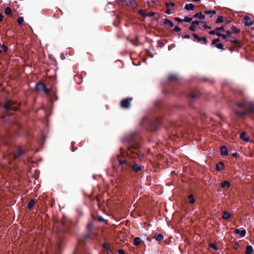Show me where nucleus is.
Instances as JSON below:
<instances>
[{"instance_id": "13d9d810", "label": "nucleus", "mask_w": 254, "mask_h": 254, "mask_svg": "<svg viewBox=\"0 0 254 254\" xmlns=\"http://www.w3.org/2000/svg\"><path fill=\"white\" fill-rule=\"evenodd\" d=\"M193 1H199L200 0H192Z\"/></svg>"}, {"instance_id": "c85d7f7f", "label": "nucleus", "mask_w": 254, "mask_h": 254, "mask_svg": "<svg viewBox=\"0 0 254 254\" xmlns=\"http://www.w3.org/2000/svg\"><path fill=\"white\" fill-rule=\"evenodd\" d=\"M131 42L135 46H137L139 44L138 38L137 37H136V39L135 40H132Z\"/></svg>"}, {"instance_id": "c03bdc74", "label": "nucleus", "mask_w": 254, "mask_h": 254, "mask_svg": "<svg viewBox=\"0 0 254 254\" xmlns=\"http://www.w3.org/2000/svg\"><path fill=\"white\" fill-rule=\"evenodd\" d=\"M119 254H125V251L123 249H120L118 251Z\"/></svg>"}, {"instance_id": "5fc2aeb1", "label": "nucleus", "mask_w": 254, "mask_h": 254, "mask_svg": "<svg viewBox=\"0 0 254 254\" xmlns=\"http://www.w3.org/2000/svg\"><path fill=\"white\" fill-rule=\"evenodd\" d=\"M216 35H217V36H221V33H220V32H219V31H216Z\"/></svg>"}, {"instance_id": "bf43d9fd", "label": "nucleus", "mask_w": 254, "mask_h": 254, "mask_svg": "<svg viewBox=\"0 0 254 254\" xmlns=\"http://www.w3.org/2000/svg\"><path fill=\"white\" fill-rule=\"evenodd\" d=\"M230 22H231V21H230V20H227V21H226V23H228H228H230Z\"/></svg>"}, {"instance_id": "f03ea898", "label": "nucleus", "mask_w": 254, "mask_h": 254, "mask_svg": "<svg viewBox=\"0 0 254 254\" xmlns=\"http://www.w3.org/2000/svg\"><path fill=\"white\" fill-rule=\"evenodd\" d=\"M237 105L238 107L242 108L243 110L242 111H235V114L239 117H242L245 115L247 113V106L244 103H238Z\"/></svg>"}, {"instance_id": "2f4dec72", "label": "nucleus", "mask_w": 254, "mask_h": 254, "mask_svg": "<svg viewBox=\"0 0 254 254\" xmlns=\"http://www.w3.org/2000/svg\"><path fill=\"white\" fill-rule=\"evenodd\" d=\"M24 21L23 18L22 17H18L17 19V22L19 25H21Z\"/></svg>"}, {"instance_id": "4468645a", "label": "nucleus", "mask_w": 254, "mask_h": 254, "mask_svg": "<svg viewBox=\"0 0 254 254\" xmlns=\"http://www.w3.org/2000/svg\"><path fill=\"white\" fill-rule=\"evenodd\" d=\"M220 151L222 155H227L228 154V150L226 147L224 146L221 147Z\"/></svg>"}, {"instance_id": "a19ab883", "label": "nucleus", "mask_w": 254, "mask_h": 254, "mask_svg": "<svg viewBox=\"0 0 254 254\" xmlns=\"http://www.w3.org/2000/svg\"><path fill=\"white\" fill-rule=\"evenodd\" d=\"M216 30L217 31H225V28L224 27V26H221V27H217V28H216Z\"/></svg>"}, {"instance_id": "2eb2a0df", "label": "nucleus", "mask_w": 254, "mask_h": 254, "mask_svg": "<svg viewBox=\"0 0 254 254\" xmlns=\"http://www.w3.org/2000/svg\"><path fill=\"white\" fill-rule=\"evenodd\" d=\"M141 243V240L139 237H135L133 242V244L135 246L140 245Z\"/></svg>"}, {"instance_id": "de8ad7c7", "label": "nucleus", "mask_w": 254, "mask_h": 254, "mask_svg": "<svg viewBox=\"0 0 254 254\" xmlns=\"http://www.w3.org/2000/svg\"><path fill=\"white\" fill-rule=\"evenodd\" d=\"M190 38V36L189 35H185L183 36V39H189Z\"/></svg>"}, {"instance_id": "9d476101", "label": "nucleus", "mask_w": 254, "mask_h": 254, "mask_svg": "<svg viewBox=\"0 0 254 254\" xmlns=\"http://www.w3.org/2000/svg\"><path fill=\"white\" fill-rule=\"evenodd\" d=\"M132 169L134 172L138 173L142 170V167L141 166H139L136 164H135L132 166Z\"/></svg>"}, {"instance_id": "a211bd4d", "label": "nucleus", "mask_w": 254, "mask_h": 254, "mask_svg": "<svg viewBox=\"0 0 254 254\" xmlns=\"http://www.w3.org/2000/svg\"><path fill=\"white\" fill-rule=\"evenodd\" d=\"M253 251V248L252 246H248L246 247V254H251Z\"/></svg>"}, {"instance_id": "680f3d73", "label": "nucleus", "mask_w": 254, "mask_h": 254, "mask_svg": "<svg viewBox=\"0 0 254 254\" xmlns=\"http://www.w3.org/2000/svg\"><path fill=\"white\" fill-rule=\"evenodd\" d=\"M103 247L104 248H106V245H105V244H104V245H103Z\"/></svg>"}, {"instance_id": "473e14b6", "label": "nucleus", "mask_w": 254, "mask_h": 254, "mask_svg": "<svg viewBox=\"0 0 254 254\" xmlns=\"http://www.w3.org/2000/svg\"><path fill=\"white\" fill-rule=\"evenodd\" d=\"M139 13L143 16L146 17V11L144 9H140L139 10Z\"/></svg>"}, {"instance_id": "7c9ffc66", "label": "nucleus", "mask_w": 254, "mask_h": 254, "mask_svg": "<svg viewBox=\"0 0 254 254\" xmlns=\"http://www.w3.org/2000/svg\"><path fill=\"white\" fill-rule=\"evenodd\" d=\"M183 20L184 22H190L192 20V18L186 16Z\"/></svg>"}, {"instance_id": "bb28decb", "label": "nucleus", "mask_w": 254, "mask_h": 254, "mask_svg": "<svg viewBox=\"0 0 254 254\" xmlns=\"http://www.w3.org/2000/svg\"><path fill=\"white\" fill-rule=\"evenodd\" d=\"M223 22V17L222 16H219L216 21V23H221Z\"/></svg>"}, {"instance_id": "f704fd0d", "label": "nucleus", "mask_w": 254, "mask_h": 254, "mask_svg": "<svg viewBox=\"0 0 254 254\" xmlns=\"http://www.w3.org/2000/svg\"><path fill=\"white\" fill-rule=\"evenodd\" d=\"M231 42L233 43L236 45H238L239 44V41L238 40L230 39L229 40Z\"/></svg>"}, {"instance_id": "cd10ccee", "label": "nucleus", "mask_w": 254, "mask_h": 254, "mask_svg": "<svg viewBox=\"0 0 254 254\" xmlns=\"http://www.w3.org/2000/svg\"><path fill=\"white\" fill-rule=\"evenodd\" d=\"M204 13L206 14H215L216 13V11L215 10H206L204 11Z\"/></svg>"}, {"instance_id": "09e8293b", "label": "nucleus", "mask_w": 254, "mask_h": 254, "mask_svg": "<svg viewBox=\"0 0 254 254\" xmlns=\"http://www.w3.org/2000/svg\"><path fill=\"white\" fill-rule=\"evenodd\" d=\"M171 9H169V8H168L167 9V10H166L165 12L168 14H170L171 13Z\"/></svg>"}, {"instance_id": "79ce46f5", "label": "nucleus", "mask_w": 254, "mask_h": 254, "mask_svg": "<svg viewBox=\"0 0 254 254\" xmlns=\"http://www.w3.org/2000/svg\"><path fill=\"white\" fill-rule=\"evenodd\" d=\"M203 27L205 29H210L211 28L210 26H208V25H207L206 23H204L203 25Z\"/></svg>"}, {"instance_id": "6e6d98bb", "label": "nucleus", "mask_w": 254, "mask_h": 254, "mask_svg": "<svg viewBox=\"0 0 254 254\" xmlns=\"http://www.w3.org/2000/svg\"><path fill=\"white\" fill-rule=\"evenodd\" d=\"M106 251H107V254H110V252H111L110 250H109V249H107Z\"/></svg>"}, {"instance_id": "ddd939ff", "label": "nucleus", "mask_w": 254, "mask_h": 254, "mask_svg": "<svg viewBox=\"0 0 254 254\" xmlns=\"http://www.w3.org/2000/svg\"><path fill=\"white\" fill-rule=\"evenodd\" d=\"M163 23L165 25H169L170 27H173L174 26V23L171 20L167 18L164 19Z\"/></svg>"}, {"instance_id": "052dcab7", "label": "nucleus", "mask_w": 254, "mask_h": 254, "mask_svg": "<svg viewBox=\"0 0 254 254\" xmlns=\"http://www.w3.org/2000/svg\"><path fill=\"white\" fill-rule=\"evenodd\" d=\"M236 155H237V153H234V154H233V156H236Z\"/></svg>"}, {"instance_id": "72a5a7b5", "label": "nucleus", "mask_w": 254, "mask_h": 254, "mask_svg": "<svg viewBox=\"0 0 254 254\" xmlns=\"http://www.w3.org/2000/svg\"><path fill=\"white\" fill-rule=\"evenodd\" d=\"M233 31L235 33H239L240 32V30L237 28L236 26H233L232 27Z\"/></svg>"}, {"instance_id": "c9c22d12", "label": "nucleus", "mask_w": 254, "mask_h": 254, "mask_svg": "<svg viewBox=\"0 0 254 254\" xmlns=\"http://www.w3.org/2000/svg\"><path fill=\"white\" fill-rule=\"evenodd\" d=\"M175 4L174 2H170V3L166 2L165 3V6L167 8L169 7L170 6H175Z\"/></svg>"}, {"instance_id": "5701e85b", "label": "nucleus", "mask_w": 254, "mask_h": 254, "mask_svg": "<svg viewBox=\"0 0 254 254\" xmlns=\"http://www.w3.org/2000/svg\"><path fill=\"white\" fill-rule=\"evenodd\" d=\"M4 12L7 15H11L12 12L11 8L9 7H6L4 9Z\"/></svg>"}, {"instance_id": "e433bc0d", "label": "nucleus", "mask_w": 254, "mask_h": 254, "mask_svg": "<svg viewBox=\"0 0 254 254\" xmlns=\"http://www.w3.org/2000/svg\"><path fill=\"white\" fill-rule=\"evenodd\" d=\"M220 41V39L217 38H215L214 39V40H213L212 42V45H216L217 44V43L219 42Z\"/></svg>"}, {"instance_id": "6e6552de", "label": "nucleus", "mask_w": 254, "mask_h": 254, "mask_svg": "<svg viewBox=\"0 0 254 254\" xmlns=\"http://www.w3.org/2000/svg\"><path fill=\"white\" fill-rule=\"evenodd\" d=\"M240 138L241 139L247 142L250 141V137L247 135V133L245 131H243L241 133Z\"/></svg>"}, {"instance_id": "4c0bfd02", "label": "nucleus", "mask_w": 254, "mask_h": 254, "mask_svg": "<svg viewBox=\"0 0 254 254\" xmlns=\"http://www.w3.org/2000/svg\"><path fill=\"white\" fill-rule=\"evenodd\" d=\"M247 110H248V108H247ZM248 110L251 112H254V105H251L249 109H248Z\"/></svg>"}, {"instance_id": "4be33fe9", "label": "nucleus", "mask_w": 254, "mask_h": 254, "mask_svg": "<svg viewBox=\"0 0 254 254\" xmlns=\"http://www.w3.org/2000/svg\"><path fill=\"white\" fill-rule=\"evenodd\" d=\"M35 202L34 199H31L27 205V207L29 209H31L35 205Z\"/></svg>"}, {"instance_id": "58836bf2", "label": "nucleus", "mask_w": 254, "mask_h": 254, "mask_svg": "<svg viewBox=\"0 0 254 254\" xmlns=\"http://www.w3.org/2000/svg\"><path fill=\"white\" fill-rule=\"evenodd\" d=\"M154 14H155V12L151 11V12L146 13V16L152 17L153 15H154Z\"/></svg>"}, {"instance_id": "9b49d317", "label": "nucleus", "mask_w": 254, "mask_h": 254, "mask_svg": "<svg viewBox=\"0 0 254 254\" xmlns=\"http://www.w3.org/2000/svg\"><path fill=\"white\" fill-rule=\"evenodd\" d=\"M221 186L222 188L224 189L225 190H226L230 188L231 184L229 181H225L221 183Z\"/></svg>"}, {"instance_id": "c756f323", "label": "nucleus", "mask_w": 254, "mask_h": 254, "mask_svg": "<svg viewBox=\"0 0 254 254\" xmlns=\"http://www.w3.org/2000/svg\"><path fill=\"white\" fill-rule=\"evenodd\" d=\"M216 47L220 50H223L224 49L223 45L221 43H218L216 45H215Z\"/></svg>"}, {"instance_id": "39448f33", "label": "nucleus", "mask_w": 254, "mask_h": 254, "mask_svg": "<svg viewBox=\"0 0 254 254\" xmlns=\"http://www.w3.org/2000/svg\"><path fill=\"white\" fill-rule=\"evenodd\" d=\"M132 100V98H127L123 99L121 102V106L123 108H128L130 107Z\"/></svg>"}, {"instance_id": "20e7f679", "label": "nucleus", "mask_w": 254, "mask_h": 254, "mask_svg": "<svg viewBox=\"0 0 254 254\" xmlns=\"http://www.w3.org/2000/svg\"><path fill=\"white\" fill-rule=\"evenodd\" d=\"M244 21L246 26H251L254 23V18L252 16L246 15L244 18Z\"/></svg>"}, {"instance_id": "dca6fc26", "label": "nucleus", "mask_w": 254, "mask_h": 254, "mask_svg": "<svg viewBox=\"0 0 254 254\" xmlns=\"http://www.w3.org/2000/svg\"><path fill=\"white\" fill-rule=\"evenodd\" d=\"M224 168V165L223 162H220L216 165V169L217 171H221Z\"/></svg>"}, {"instance_id": "1a4fd4ad", "label": "nucleus", "mask_w": 254, "mask_h": 254, "mask_svg": "<svg viewBox=\"0 0 254 254\" xmlns=\"http://www.w3.org/2000/svg\"><path fill=\"white\" fill-rule=\"evenodd\" d=\"M234 231H235V233L236 234H240V235L242 237H245L246 234V231L245 229H243L242 230H240L239 229L236 228L235 229Z\"/></svg>"}, {"instance_id": "412c9836", "label": "nucleus", "mask_w": 254, "mask_h": 254, "mask_svg": "<svg viewBox=\"0 0 254 254\" xmlns=\"http://www.w3.org/2000/svg\"><path fill=\"white\" fill-rule=\"evenodd\" d=\"M155 240L158 242H160L163 240L164 238V236L162 234H158L156 235L154 237Z\"/></svg>"}, {"instance_id": "7ed1b4c3", "label": "nucleus", "mask_w": 254, "mask_h": 254, "mask_svg": "<svg viewBox=\"0 0 254 254\" xmlns=\"http://www.w3.org/2000/svg\"><path fill=\"white\" fill-rule=\"evenodd\" d=\"M35 89L38 91H43L46 94H48L50 92V89L47 88L46 85L41 82L36 84Z\"/></svg>"}, {"instance_id": "603ef678", "label": "nucleus", "mask_w": 254, "mask_h": 254, "mask_svg": "<svg viewBox=\"0 0 254 254\" xmlns=\"http://www.w3.org/2000/svg\"><path fill=\"white\" fill-rule=\"evenodd\" d=\"M98 221H99V222H103V221H104V218H103L102 217H99L98 218Z\"/></svg>"}, {"instance_id": "f257e3e1", "label": "nucleus", "mask_w": 254, "mask_h": 254, "mask_svg": "<svg viewBox=\"0 0 254 254\" xmlns=\"http://www.w3.org/2000/svg\"><path fill=\"white\" fill-rule=\"evenodd\" d=\"M19 104L12 101H7L4 105V108L7 110H16L18 109Z\"/></svg>"}, {"instance_id": "a878e982", "label": "nucleus", "mask_w": 254, "mask_h": 254, "mask_svg": "<svg viewBox=\"0 0 254 254\" xmlns=\"http://www.w3.org/2000/svg\"><path fill=\"white\" fill-rule=\"evenodd\" d=\"M188 198L189 199V201H190V203L193 204V203H194L195 202V199H194V198L193 197V195L190 194L188 196Z\"/></svg>"}, {"instance_id": "ea45409f", "label": "nucleus", "mask_w": 254, "mask_h": 254, "mask_svg": "<svg viewBox=\"0 0 254 254\" xmlns=\"http://www.w3.org/2000/svg\"><path fill=\"white\" fill-rule=\"evenodd\" d=\"M210 247L212 248H213V249L215 250H217V247L215 245V244L214 243H211L210 244Z\"/></svg>"}, {"instance_id": "423d86ee", "label": "nucleus", "mask_w": 254, "mask_h": 254, "mask_svg": "<svg viewBox=\"0 0 254 254\" xmlns=\"http://www.w3.org/2000/svg\"><path fill=\"white\" fill-rule=\"evenodd\" d=\"M192 36L196 40L197 42H203L204 44H207L208 41L205 37H199L197 34L193 33Z\"/></svg>"}, {"instance_id": "864d4df0", "label": "nucleus", "mask_w": 254, "mask_h": 254, "mask_svg": "<svg viewBox=\"0 0 254 254\" xmlns=\"http://www.w3.org/2000/svg\"><path fill=\"white\" fill-rule=\"evenodd\" d=\"M231 32L229 31H226V34L225 35H227V37H230Z\"/></svg>"}, {"instance_id": "3c124183", "label": "nucleus", "mask_w": 254, "mask_h": 254, "mask_svg": "<svg viewBox=\"0 0 254 254\" xmlns=\"http://www.w3.org/2000/svg\"><path fill=\"white\" fill-rule=\"evenodd\" d=\"M92 227V224H91V223H88V224L87 227H88V228L89 230L91 229Z\"/></svg>"}, {"instance_id": "b1692460", "label": "nucleus", "mask_w": 254, "mask_h": 254, "mask_svg": "<svg viewBox=\"0 0 254 254\" xmlns=\"http://www.w3.org/2000/svg\"><path fill=\"white\" fill-rule=\"evenodd\" d=\"M7 51V47L4 45H2L0 47V53H1L2 52H6V51Z\"/></svg>"}, {"instance_id": "0eeeda50", "label": "nucleus", "mask_w": 254, "mask_h": 254, "mask_svg": "<svg viewBox=\"0 0 254 254\" xmlns=\"http://www.w3.org/2000/svg\"><path fill=\"white\" fill-rule=\"evenodd\" d=\"M200 23V21L197 20L192 21L189 27V29L192 32L195 31L196 27L199 25Z\"/></svg>"}, {"instance_id": "8fccbe9b", "label": "nucleus", "mask_w": 254, "mask_h": 254, "mask_svg": "<svg viewBox=\"0 0 254 254\" xmlns=\"http://www.w3.org/2000/svg\"><path fill=\"white\" fill-rule=\"evenodd\" d=\"M220 37H222L224 39H226L227 37V35L221 34V36H220Z\"/></svg>"}, {"instance_id": "37998d69", "label": "nucleus", "mask_w": 254, "mask_h": 254, "mask_svg": "<svg viewBox=\"0 0 254 254\" xmlns=\"http://www.w3.org/2000/svg\"><path fill=\"white\" fill-rule=\"evenodd\" d=\"M174 31L176 32H179L181 31V28L179 27L176 26L174 28Z\"/></svg>"}, {"instance_id": "4d7b16f0", "label": "nucleus", "mask_w": 254, "mask_h": 254, "mask_svg": "<svg viewBox=\"0 0 254 254\" xmlns=\"http://www.w3.org/2000/svg\"><path fill=\"white\" fill-rule=\"evenodd\" d=\"M2 15L0 13V21H1L2 20Z\"/></svg>"}, {"instance_id": "49530a36", "label": "nucleus", "mask_w": 254, "mask_h": 254, "mask_svg": "<svg viewBox=\"0 0 254 254\" xmlns=\"http://www.w3.org/2000/svg\"><path fill=\"white\" fill-rule=\"evenodd\" d=\"M175 20L176 21H178V22H182V21H183V19L180 18H179V17H176L175 18Z\"/></svg>"}, {"instance_id": "a18cd8bd", "label": "nucleus", "mask_w": 254, "mask_h": 254, "mask_svg": "<svg viewBox=\"0 0 254 254\" xmlns=\"http://www.w3.org/2000/svg\"><path fill=\"white\" fill-rule=\"evenodd\" d=\"M216 29L214 30H211V31H210L209 32V34H210V35H214V34H216Z\"/></svg>"}, {"instance_id": "393cba45", "label": "nucleus", "mask_w": 254, "mask_h": 254, "mask_svg": "<svg viewBox=\"0 0 254 254\" xmlns=\"http://www.w3.org/2000/svg\"><path fill=\"white\" fill-rule=\"evenodd\" d=\"M119 164L120 166L127 165V162L126 160H122L119 158L118 159Z\"/></svg>"}, {"instance_id": "f8f14e48", "label": "nucleus", "mask_w": 254, "mask_h": 254, "mask_svg": "<svg viewBox=\"0 0 254 254\" xmlns=\"http://www.w3.org/2000/svg\"><path fill=\"white\" fill-rule=\"evenodd\" d=\"M194 18H197L201 20H203L205 18V15L203 14L201 12H197L193 15Z\"/></svg>"}, {"instance_id": "f3484780", "label": "nucleus", "mask_w": 254, "mask_h": 254, "mask_svg": "<svg viewBox=\"0 0 254 254\" xmlns=\"http://www.w3.org/2000/svg\"><path fill=\"white\" fill-rule=\"evenodd\" d=\"M194 5L192 3H189L185 5V8L187 10H192L194 8Z\"/></svg>"}, {"instance_id": "6ab92c4d", "label": "nucleus", "mask_w": 254, "mask_h": 254, "mask_svg": "<svg viewBox=\"0 0 254 254\" xmlns=\"http://www.w3.org/2000/svg\"><path fill=\"white\" fill-rule=\"evenodd\" d=\"M126 4L128 5L131 6H135L136 5L135 2L134 0H126Z\"/></svg>"}, {"instance_id": "aec40b11", "label": "nucleus", "mask_w": 254, "mask_h": 254, "mask_svg": "<svg viewBox=\"0 0 254 254\" xmlns=\"http://www.w3.org/2000/svg\"><path fill=\"white\" fill-rule=\"evenodd\" d=\"M231 217V214L227 211H224L222 216V218L224 219H228Z\"/></svg>"}]
</instances>
